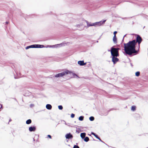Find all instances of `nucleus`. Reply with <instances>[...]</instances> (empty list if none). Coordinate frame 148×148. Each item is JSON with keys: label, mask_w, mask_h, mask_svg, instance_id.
Instances as JSON below:
<instances>
[{"label": "nucleus", "mask_w": 148, "mask_h": 148, "mask_svg": "<svg viewBox=\"0 0 148 148\" xmlns=\"http://www.w3.org/2000/svg\"><path fill=\"white\" fill-rule=\"evenodd\" d=\"M136 44V40H134L130 41L127 43H124V50L126 53L131 55L133 53H137V51L135 49Z\"/></svg>", "instance_id": "nucleus-1"}, {"label": "nucleus", "mask_w": 148, "mask_h": 148, "mask_svg": "<svg viewBox=\"0 0 148 148\" xmlns=\"http://www.w3.org/2000/svg\"><path fill=\"white\" fill-rule=\"evenodd\" d=\"M86 22L87 24V28L89 27L90 26H100L102 24H103L105 23V22L106 21V20H104L103 21H100L99 22H96L93 23H90L88 21H86Z\"/></svg>", "instance_id": "nucleus-2"}, {"label": "nucleus", "mask_w": 148, "mask_h": 148, "mask_svg": "<svg viewBox=\"0 0 148 148\" xmlns=\"http://www.w3.org/2000/svg\"><path fill=\"white\" fill-rule=\"evenodd\" d=\"M110 51L111 56H114L116 57L119 56V51L116 50V48L111 47Z\"/></svg>", "instance_id": "nucleus-3"}, {"label": "nucleus", "mask_w": 148, "mask_h": 148, "mask_svg": "<svg viewBox=\"0 0 148 148\" xmlns=\"http://www.w3.org/2000/svg\"><path fill=\"white\" fill-rule=\"evenodd\" d=\"M70 73V71H64L60 73H59L56 74L55 77H62L63 76L65 75L66 74H68Z\"/></svg>", "instance_id": "nucleus-4"}, {"label": "nucleus", "mask_w": 148, "mask_h": 148, "mask_svg": "<svg viewBox=\"0 0 148 148\" xmlns=\"http://www.w3.org/2000/svg\"><path fill=\"white\" fill-rule=\"evenodd\" d=\"M112 60L114 64H115L119 60V59L116 58L117 57L114 56H112Z\"/></svg>", "instance_id": "nucleus-5"}, {"label": "nucleus", "mask_w": 148, "mask_h": 148, "mask_svg": "<svg viewBox=\"0 0 148 148\" xmlns=\"http://www.w3.org/2000/svg\"><path fill=\"white\" fill-rule=\"evenodd\" d=\"M142 41L141 38L138 35L136 38V42H138V44L139 45L141 42Z\"/></svg>", "instance_id": "nucleus-6"}, {"label": "nucleus", "mask_w": 148, "mask_h": 148, "mask_svg": "<svg viewBox=\"0 0 148 148\" xmlns=\"http://www.w3.org/2000/svg\"><path fill=\"white\" fill-rule=\"evenodd\" d=\"M65 137L66 139H71L73 138V136L70 133H69L66 135Z\"/></svg>", "instance_id": "nucleus-7"}, {"label": "nucleus", "mask_w": 148, "mask_h": 148, "mask_svg": "<svg viewBox=\"0 0 148 148\" xmlns=\"http://www.w3.org/2000/svg\"><path fill=\"white\" fill-rule=\"evenodd\" d=\"M78 64L80 66H84L86 64V63H84V61H78Z\"/></svg>", "instance_id": "nucleus-8"}, {"label": "nucleus", "mask_w": 148, "mask_h": 148, "mask_svg": "<svg viewBox=\"0 0 148 148\" xmlns=\"http://www.w3.org/2000/svg\"><path fill=\"white\" fill-rule=\"evenodd\" d=\"M36 129V128L35 127H30L29 128V130L30 132L34 131Z\"/></svg>", "instance_id": "nucleus-9"}, {"label": "nucleus", "mask_w": 148, "mask_h": 148, "mask_svg": "<svg viewBox=\"0 0 148 148\" xmlns=\"http://www.w3.org/2000/svg\"><path fill=\"white\" fill-rule=\"evenodd\" d=\"M35 48H42L44 47V46L42 45H34Z\"/></svg>", "instance_id": "nucleus-10"}, {"label": "nucleus", "mask_w": 148, "mask_h": 148, "mask_svg": "<svg viewBox=\"0 0 148 148\" xmlns=\"http://www.w3.org/2000/svg\"><path fill=\"white\" fill-rule=\"evenodd\" d=\"M34 46L35 45H33L28 46L26 47V49H27L30 48H35V47H34Z\"/></svg>", "instance_id": "nucleus-11"}, {"label": "nucleus", "mask_w": 148, "mask_h": 148, "mask_svg": "<svg viewBox=\"0 0 148 148\" xmlns=\"http://www.w3.org/2000/svg\"><path fill=\"white\" fill-rule=\"evenodd\" d=\"M46 108L48 110H51L52 108V106L50 104H47L46 106Z\"/></svg>", "instance_id": "nucleus-12"}, {"label": "nucleus", "mask_w": 148, "mask_h": 148, "mask_svg": "<svg viewBox=\"0 0 148 148\" xmlns=\"http://www.w3.org/2000/svg\"><path fill=\"white\" fill-rule=\"evenodd\" d=\"M86 134L85 133H82L80 134V136L82 138H84L86 136Z\"/></svg>", "instance_id": "nucleus-13"}, {"label": "nucleus", "mask_w": 148, "mask_h": 148, "mask_svg": "<svg viewBox=\"0 0 148 148\" xmlns=\"http://www.w3.org/2000/svg\"><path fill=\"white\" fill-rule=\"evenodd\" d=\"M113 40L114 43H117V40L116 36H114L113 38Z\"/></svg>", "instance_id": "nucleus-14"}, {"label": "nucleus", "mask_w": 148, "mask_h": 148, "mask_svg": "<svg viewBox=\"0 0 148 148\" xmlns=\"http://www.w3.org/2000/svg\"><path fill=\"white\" fill-rule=\"evenodd\" d=\"M32 121L31 119H29L28 120H27L26 121V123L27 124H29L31 123Z\"/></svg>", "instance_id": "nucleus-15"}, {"label": "nucleus", "mask_w": 148, "mask_h": 148, "mask_svg": "<svg viewBox=\"0 0 148 148\" xmlns=\"http://www.w3.org/2000/svg\"><path fill=\"white\" fill-rule=\"evenodd\" d=\"M84 140L86 142H88L89 140V138L88 137H86L84 138Z\"/></svg>", "instance_id": "nucleus-16"}, {"label": "nucleus", "mask_w": 148, "mask_h": 148, "mask_svg": "<svg viewBox=\"0 0 148 148\" xmlns=\"http://www.w3.org/2000/svg\"><path fill=\"white\" fill-rule=\"evenodd\" d=\"M84 118V117L83 116H80L79 118V119L80 121H82L83 120Z\"/></svg>", "instance_id": "nucleus-17"}, {"label": "nucleus", "mask_w": 148, "mask_h": 148, "mask_svg": "<svg viewBox=\"0 0 148 148\" xmlns=\"http://www.w3.org/2000/svg\"><path fill=\"white\" fill-rule=\"evenodd\" d=\"M136 106H133L132 107L131 110L133 111H134L136 110Z\"/></svg>", "instance_id": "nucleus-18"}, {"label": "nucleus", "mask_w": 148, "mask_h": 148, "mask_svg": "<svg viewBox=\"0 0 148 148\" xmlns=\"http://www.w3.org/2000/svg\"><path fill=\"white\" fill-rule=\"evenodd\" d=\"M89 120L91 121H93L94 120V118L93 116H91L89 118Z\"/></svg>", "instance_id": "nucleus-19"}, {"label": "nucleus", "mask_w": 148, "mask_h": 148, "mask_svg": "<svg viewBox=\"0 0 148 148\" xmlns=\"http://www.w3.org/2000/svg\"><path fill=\"white\" fill-rule=\"evenodd\" d=\"M140 74V72L139 71H138L136 72L135 75L136 76H139Z\"/></svg>", "instance_id": "nucleus-20"}, {"label": "nucleus", "mask_w": 148, "mask_h": 148, "mask_svg": "<svg viewBox=\"0 0 148 148\" xmlns=\"http://www.w3.org/2000/svg\"><path fill=\"white\" fill-rule=\"evenodd\" d=\"M58 108L60 110H62L63 109V107L62 106L60 105L58 106Z\"/></svg>", "instance_id": "nucleus-21"}, {"label": "nucleus", "mask_w": 148, "mask_h": 148, "mask_svg": "<svg viewBox=\"0 0 148 148\" xmlns=\"http://www.w3.org/2000/svg\"><path fill=\"white\" fill-rule=\"evenodd\" d=\"M91 134L94 135L96 137V138H97V137H98V136L93 132H92L91 133Z\"/></svg>", "instance_id": "nucleus-22"}, {"label": "nucleus", "mask_w": 148, "mask_h": 148, "mask_svg": "<svg viewBox=\"0 0 148 148\" xmlns=\"http://www.w3.org/2000/svg\"><path fill=\"white\" fill-rule=\"evenodd\" d=\"M73 148H79V147L76 145H74Z\"/></svg>", "instance_id": "nucleus-23"}, {"label": "nucleus", "mask_w": 148, "mask_h": 148, "mask_svg": "<svg viewBox=\"0 0 148 148\" xmlns=\"http://www.w3.org/2000/svg\"><path fill=\"white\" fill-rule=\"evenodd\" d=\"M75 116V114H72L71 115V118H73Z\"/></svg>", "instance_id": "nucleus-24"}, {"label": "nucleus", "mask_w": 148, "mask_h": 148, "mask_svg": "<svg viewBox=\"0 0 148 148\" xmlns=\"http://www.w3.org/2000/svg\"><path fill=\"white\" fill-rule=\"evenodd\" d=\"M83 26V25L82 24H78V25H76V26L77 27H79L80 26Z\"/></svg>", "instance_id": "nucleus-25"}, {"label": "nucleus", "mask_w": 148, "mask_h": 148, "mask_svg": "<svg viewBox=\"0 0 148 148\" xmlns=\"http://www.w3.org/2000/svg\"><path fill=\"white\" fill-rule=\"evenodd\" d=\"M117 33V32L116 31H115L114 32V36H116V34Z\"/></svg>", "instance_id": "nucleus-26"}, {"label": "nucleus", "mask_w": 148, "mask_h": 148, "mask_svg": "<svg viewBox=\"0 0 148 148\" xmlns=\"http://www.w3.org/2000/svg\"><path fill=\"white\" fill-rule=\"evenodd\" d=\"M48 136L50 138H51V135H48Z\"/></svg>", "instance_id": "nucleus-27"}, {"label": "nucleus", "mask_w": 148, "mask_h": 148, "mask_svg": "<svg viewBox=\"0 0 148 148\" xmlns=\"http://www.w3.org/2000/svg\"><path fill=\"white\" fill-rule=\"evenodd\" d=\"M116 50L119 51V50L120 49L119 48H116Z\"/></svg>", "instance_id": "nucleus-28"}, {"label": "nucleus", "mask_w": 148, "mask_h": 148, "mask_svg": "<svg viewBox=\"0 0 148 148\" xmlns=\"http://www.w3.org/2000/svg\"><path fill=\"white\" fill-rule=\"evenodd\" d=\"M99 140L101 142H103L102 140H101V139L100 138H99Z\"/></svg>", "instance_id": "nucleus-29"}, {"label": "nucleus", "mask_w": 148, "mask_h": 148, "mask_svg": "<svg viewBox=\"0 0 148 148\" xmlns=\"http://www.w3.org/2000/svg\"><path fill=\"white\" fill-rule=\"evenodd\" d=\"M97 138L98 139H99V138L98 137H98H97V138Z\"/></svg>", "instance_id": "nucleus-30"}, {"label": "nucleus", "mask_w": 148, "mask_h": 148, "mask_svg": "<svg viewBox=\"0 0 148 148\" xmlns=\"http://www.w3.org/2000/svg\"><path fill=\"white\" fill-rule=\"evenodd\" d=\"M8 22H6V23L7 24H8Z\"/></svg>", "instance_id": "nucleus-31"}, {"label": "nucleus", "mask_w": 148, "mask_h": 148, "mask_svg": "<svg viewBox=\"0 0 148 148\" xmlns=\"http://www.w3.org/2000/svg\"><path fill=\"white\" fill-rule=\"evenodd\" d=\"M1 107L0 108V109L1 108H2V105H1Z\"/></svg>", "instance_id": "nucleus-32"}, {"label": "nucleus", "mask_w": 148, "mask_h": 148, "mask_svg": "<svg viewBox=\"0 0 148 148\" xmlns=\"http://www.w3.org/2000/svg\"><path fill=\"white\" fill-rule=\"evenodd\" d=\"M11 121V119L9 120V122Z\"/></svg>", "instance_id": "nucleus-33"}, {"label": "nucleus", "mask_w": 148, "mask_h": 148, "mask_svg": "<svg viewBox=\"0 0 148 148\" xmlns=\"http://www.w3.org/2000/svg\"><path fill=\"white\" fill-rule=\"evenodd\" d=\"M126 36V35H125V36H124L123 37V39H124V37H125V36Z\"/></svg>", "instance_id": "nucleus-34"}, {"label": "nucleus", "mask_w": 148, "mask_h": 148, "mask_svg": "<svg viewBox=\"0 0 148 148\" xmlns=\"http://www.w3.org/2000/svg\"><path fill=\"white\" fill-rule=\"evenodd\" d=\"M14 78H15V79H16V78H18V77H17V78H16V77H14Z\"/></svg>", "instance_id": "nucleus-35"}, {"label": "nucleus", "mask_w": 148, "mask_h": 148, "mask_svg": "<svg viewBox=\"0 0 148 148\" xmlns=\"http://www.w3.org/2000/svg\"><path fill=\"white\" fill-rule=\"evenodd\" d=\"M33 140L35 141V139L34 138L33 139Z\"/></svg>", "instance_id": "nucleus-36"}, {"label": "nucleus", "mask_w": 148, "mask_h": 148, "mask_svg": "<svg viewBox=\"0 0 148 148\" xmlns=\"http://www.w3.org/2000/svg\"><path fill=\"white\" fill-rule=\"evenodd\" d=\"M49 47H51V46H49Z\"/></svg>", "instance_id": "nucleus-37"}]
</instances>
